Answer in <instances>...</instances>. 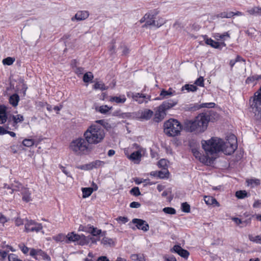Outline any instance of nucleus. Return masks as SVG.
Masks as SVG:
<instances>
[{
    "label": "nucleus",
    "instance_id": "nucleus-1",
    "mask_svg": "<svg viewBox=\"0 0 261 261\" xmlns=\"http://www.w3.org/2000/svg\"><path fill=\"white\" fill-rule=\"evenodd\" d=\"M106 136L105 129L98 124H92L89 126L83 134V137L90 146L101 143Z\"/></svg>",
    "mask_w": 261,
    "mask_h": 261
},
{
    "label": "nucleus",
    "instance_id": "nucleus-2",
    "mask_svg": "<svg viewBox=\"0 0 261 261\" xmlns=\"http://www.w3.org/2000/svg\"><path fill=\"white\" fill-rule=\"evenodd\" d=\"M210 120V117L206 113H201L197 116L194 120H187L185 123V129L189 132L196 134L204 132Z\"/></svg>",
    "mask_w": 261,
    "mask_h": 261
},
{
    "label": "nucleus",
    "instance_id": "nucleus-3",
    "mask_svg": "<svg viewBox=\"0 0 261 261\" xmlns=\"http://www.w3.org/2000/svg\"><path fill=\"white\" fill-rule=\"evenodd\" d=\"M201 144L206 154L213 155L221 151L224 141L220 138L212 137L210 140H202Z\"/></svg>",
    "mask_w": 261,
    "mask_h": 261
},
{
    "label": "nucleus",
    "instance_id": "nucleus-4",
    "mask_svg": "<svg viewBox=\"0 0 261 261\" xmlns=\"http://www.w3.org/2000/svg\"><path fill=\"white\" fill-rule=\"evenodd\" d=\"M249 103L254 114V119L261 122V86L250 98Z\"/></svg>",
    "mask_w": 261,
    "mask_h": 261
},
{
    "label": "nucleus",
    "instance_id": "nucleus-5",
    "mask_svg": "<svg viewBox=\"0 0 261 261\" xmlns=\"http://www.w3.org/2000/svg\"><path fill=\"white\" fill-rule=\"evenodd\" d=\"M90 146L84 137H79L73 140L70 144L69 148L77 154H87L90 151Z\"/></svg>",
    "mask_w": 261,
    "mask_h": 261
},
{
    "label": "nucleus",
    "instance_id": "nucleus-6",
    "mask_svg": "<svg viewBox=\"0 0 261 261\" xmlns=\"http://www.w3.org/2000/svg\"><path fill=\"white\" fill-rule=\"evenodd\" d=\"M164 132L169 137H175L180 135L182 129L181 124L176 119H170L164 125Z\"/></svg>",
    "mask_w": 261,
    "mask_h": 261
},
{
    "label": "nucleus",
    "instance_id": "nucleus-7",
    "mask_svg": "<svg viewBox=\"0 0 261 261\" xmlns=\"http://www.w3.org/2000/svg\"><path fill=\"white\" fill-rule=\"evenodd\" d=\"M238 147L237 139L234 135H230L226 142H224L222 151L226 155L232 154Z\"/></svg>",
    "mask_w": 261,
    "mask_h": 261
},
{
    "label": "nucleus",
    "instance_id": "nucleus-8",
    "mask_svg": "<svg viewBox=\"0 0 261 261\" xmlns=\"http://www.w3.org/2000/svg\"><path fill=\"white\" fill-rule=\"evenodd\" d=\"M43 226L41 223H38L35 220L26 219L24 223V231L28 233L35 232L38 233L42 230Z\"/></svg>",
    "mask_w": 261,
    "mask_h": 261
},
{
    "label": "nucleus",
    "instance_id": "nucleus-9",
    "mask_svg": "<svg viewBox=\"0 0 261 261\" xmlns=\"http://www.w3.org/2000/svg\"><path fill=\"white\" fill-rule=\"evenodd\" d=\"M105 162L100 160H95L91 163L81 166H76V168L81 170H90L93 168H98L105 165Z\"/></svg>",
    "mask_w": 261,
    "mask_h": 261
},
{
    "label": "nucleus",
    "instance_id": "nucleus-10",
    "mask_svg": "<svg viewBox=\"0 0 261 261\" xmlns=\"http://www.w3.org/2000/svg\"><path fill=\"white\" fill-rule=\"evenodd\" d=\"M131 97L139 104L143 103V102L147 103L150 100L151 96L146 95L145 94L140 93H132Z\"/></svg>",
    "mask_w": 261,
    "mask_h": 261
},
{
    "label": "nucleus",
    "instance_id": "nucleus-11",
    "mask_svg": "<svg viewBox=\"0 0 261 261\" xmlns=\"http://www.w3.org/2000/svg\"><path fill=\"white\" fill-rule=\"evenodd\" d=\"M132 223L136 224V226L138 229L144 231H147L149 229L148 224L142 219L137 218L133 219L132 220Z\"/></svg>",
    "mask_w": 261,
    "mask_h": 261
},
{
    "label": "nucleus",
    "instance_id": "nucleus-12",
    "mask_svg": "<svg viewBox=\"0 0 261 261\" xmlns=\"http://www.w3.org/2000/svg\"><path fill=\"white\" fill-rule=\"evenodd\" d=\"M177 103L178 101L177 100L168 99L163 101L159 107H160V109L162 110V111L166 113L167 110L175 106Z\"/></svg>",
    "mask_w": 261,
    "mask_h": 261
},
{
    "label": "nucleus",
    "instance_id": "nucleus-13",
    "mask_svg": "<svg viewBox=\"0 0 261 261\" xmlns=\"http://www.w3.org/2000/svg\"><path fill=\"white\" fill-rule=\"evenodd\" d=\"M173 250L179 255L185 259H187L190 255L189 252L187 250L182 248V247L179 245H174L173 247Z\"/></svg>",
    "mask_w": 261,
    "mask_h": 261
},
{
    "label": "nucleus",
    "instance_id": "nucleus-14",
    "mask_svg": "<svg viewBox=\"0 0 261 261\" xmlns=\"http://www.w3.org/2000/svg\"><path fill=\"white\" fill-rule=\"evenodd\" d=\"M21 190V194L22 195V199L25 202H29L32 200L31 193L29 190L27 188H25L22 186V185H20Z\"/></svg>",
    "mask_w": 261,
    "mask_h": 261
},
{
    "label": "nucleus",
    "instance_id": "nucleus-15",
    "mask_svg": "<svg viewBox=\"0 0 261 261\" xmlns=\"http://www.w3.org/2000/svg\"><path fill=\"white\" fill-rule=\"evenodd\" d=\"M127 158L130 160L133 161L134 163L139 164L141 160V152L140 150L134 151L130 155H128Z\"/></svg>",
    "mask_w": 261,
    "mask_h": 261
},
{
    "label": "nucleus",
    "instance_id": "nucleus-16",
    "mask_svg": "<svg viewBox=\"0 0 261 261\" xmlns=\"http://www.w3.org/2000/svg\"><path fill=\"white\" fill-rule=\"evenodd\" d=\"M89 16V13L88 11H79L75 15V16L71 18L72 21L74 19L77 20H84L87 19Z\"/></svg>",
    "mask_w": 261,
    "mask_h": 261
},
{
    "label": "nucleus",
    "instance_id": "nucleus-17",
    "mask_svg": "<svg viewBox=\"0 0 261 261\" xmlns=\"http://www.w3.org/2000/svg\"><path fill=\"white\" fill-rule=\"evenodd\" d=\"M148 16L147 19L146 20V22L145 24L142 26L143 28H147L150 25H155V16L157 14V13L154 14H151L150 13H148Z\"/></svg>",
    "mask_w": 261,
    "mask_h": 261
},
{
    "label": "nucleus",
    "instance_id": "nucleus-18",
    "mask_svg": "<svg viewBox=\"0 0 261 261\" xmlns=\"http://www.w3.org/2000/svg\"><path fill=\"white\" fill-rule=\"evenodd\" d=\"M67 240L65 242L69 243L71 242H76L81 239V236L78 234L75 233L74 232L68 233L66 236Z\"/></svg>",
    "mask_w": 261,
    "mask_h": 261
},
{
    "label": "nucleus",
    "instance_id": "nucleus-19",
    "mask_svg": "<svg viewBox=\"0 0 261 261\" xmlns=\"http://www.w3.org/2000/svg\"><path fill=\"white\" fill-rule=\"evenodd\" d=\"M166 115V113L162 111L160 107H158L154 115V120L155 122H159L164 118Z\"/></svg>",
    "mask_w": 261,
    "mask_h": 261
},
{
    "label": "nucleus",
    "instance_id": "nucleus-20",
    "mask_svg": "<svg viewBox=\"0 0 261 261\" xmlns=\"http://www.w3.org/2000/svg\"><path fill=\"white\" fill-rule=\"evenodd\" d=\"M246 13L252 16H261V7L254 6L246 11Z\"/></svg>",
    "mask_w": 261,
    "mask_h": 261
},
{
    "label": "nucleus",
    "instance_id": "nucleus-21",
    "mask_svg": "<svg viewBox=\"0 0 261 261\" xmlns=\"http://www.w3.org/2000/svg\"><path fill=\"white\" fill-rule=\"evenodd\" d=\"M153 112L149 109H145L141 113L140 118L141 119L148 120H149L153 116Z\"/></svg>",
    "mask_w": 261,
    "mask_h": 261
},
{
    "label": "nucleus",
    "instance_id": "nucleus-22",
    "mask_svg": "<svg viewBox=\"0 0 261 261\" xmlns=\"http://www.w3.org/2000/svg\"><path fill=\"white\" fill-rule=\"evenodd\" d=\"M126 100V98L124 95H121L119 96H111L110 98L111 102H115L116 103H124Z\"/></svg>",
    "mask_w": 261,
    "mask_h": 261
},
{
    "label": "nucleus",
    "instance_id": "nucleus-23",
    "mask_svg": "<svg viewBox=\"0 0 261 261\" xmlns=\"http://www.w3.org/2000/svg\"><path fill=\"white\" fill-rule=\"evenodd\" d=\"M204 200L205 203L207 205H213L214 206L219 205V202L213 196H205L204 197Z\"/></svg>",
    "mask_w": 261,
    "mask_h": 261
},
{
    "label": "nucleus",
    "instance_id": "nucleus-24",
    "mask_svg": "<svg viewBox=\"0 0 261 261\" xmlns=\"http://www.w3.org/2000/svg\"><path fill=\"white\" fill-rule=\"evenodd\" d=\"M259 80H261V74L259 75L255 74L248 76L245 80V83L246 84H250L255 82L254 84L255 85L256 84V82Z\"/></svg>",
    "mask_w": 261,
    "mask_h": 261
},
{
    "label": "nucleus",
    "instance_id": "nucleus-25",
    "mask_svg": "<svg viewBox=\"0 0 261 261\" xmlns=\"http://www.w3.org/2000/svg\"><path fill=\"white\" fill-rule=\"evenodd\" d=\"M185 110L189 112H195L200 109L198 103L186 105L184 107Z\"/></svg>",
    "mask_w": 261,
    "mask_h": 261
},
{
    "label": "nucleus",
    "instance_id": "nucleus-26",
    "mask_svg": "<svg viewBox=\"0 0 261 261\" xmlns=\"http://www.w3.org/2000/svg\"><path fill=\"white\" fill-rule=\"evenodd\" d=\"M246 182L247 186H250L252 188L259 186L260 184V179L257 178L247 179H246Z\"/></svg>",
    "mask_w": 261,
    "mask_h": 261
},
{
    "label": "nucleus",
    "instance_id": "nucleus-27",
    "mask_svg": "<svg viewBox=\"0 0 261 261\" xmlns=\"http://www.w3.org/2000/svg\"><path fill=\"white\" fill-rule=\"evenodd\" d=\"M19 96L17 94H13L9 98V103L13 107H15L18 105L19 101Z\"/></svg>",
    "mask_w": 261,
    "mask_h": 261
},
{
    "label": "nucleus",
    "instance_id": "nucleus-28",
    "mask_svg": "<svg viewBox=\"0 0 261 261\" xmlns=\"http://www.w3.org/2000/svg\"><path fill=\"white\" fill-rule=\"evenodd\" d=\"M87 231L90 232L93 236H97L100 235L102 231L101 229H97L96 227H94L92 225L88 226Z\"/></svg>",
    "mask_w": 261,
    "mask_h": 261
},
{
    "label": "nucleus",
    "instance_id": "nucleus-29",
    "mask_svg": "<svg viewBox=\"0 0 261 261\" xmlns=\"http://www.w3.org/2000/svg\"><path fill=\"white\" fill-rule=\"evenodd\" d=\"M12 120L13 121V126L15 127V128H16L17 126V124L18 122H21L23 121V117L22 115L20 114H18L16 115H13L12 116Z\"/></svg>",
    "mask_w": 261,
    "mask_h": 261
},
{
    "label": "nucleus",
    "instance_id": "nucleus-30",
    "mask_svg": "<svg viewBox=\"0 0 261 261\" xmlns=\"http://www.w3.org/2000/svg\"><path fill=\"white\" fill-rule=\"evenodd\" d=\"M101 243L105 246H112L115 245V242L111 238L104 237L101 241Z\"/></svg>",
    "mask_w": 261,
    "mask_h": 261
},
{
    "label": "nucleus",
    "instance_id": "nucleus-31",
    "mask_svg": "<svg viewBox=\"0 0 261 261\" xmlns=\"http://www.w3.org/2000/svg\"><path fill=\"white\" fill-rule=\"evenodd\" d=\"M209 155H201L199 161L205 165H208L213 163V160L208 156Z\"/></svg>",
    "mask_w": 261,
    "mask_h": 261
},
{
    "label": "nucleus",
    "instance_id": "nucleus-32",
    "mask_svg": "<svg viewBox=\"0 0 261 261\" xmlns=\"http://www.w3.org/2000/svg\"><path fill=\"white\" fill-rule=\"evenodd\" d=\"M205 42L206 44L210 45L213 48H219L220 47V43L218 41H215L211 38L206 39Z\"/></svg>",
    "mask_w": 261,
    "mask_h": 261
},
{
    "label": "nucleus",
    "instance_id": "nucleus-33",
    "mask_svg": "<svg viewBox=\"0 0 261 261\" xmlns=\"http://www.w3.org/2000/svg\"><path fill=\"white\" fill-rule=\"evenodd\" d=\"M130 258L134 261H146L143 254H133L130 255Z\"/></svg>",
    "mask_w": 261,
    "mask_h": 261
},
{
    "label": "nucleus",
    "instance_id": "nucleus-34",
    "mask_svg": "<svg viewBox=\"0 0 261 261\" xmlns=\"http://www.w3.org/2000/svg\"><path fill=\"white\" fill-rule=\"evenodd\" d=\"M93 78V73L91 72H88L84 74L83 80L85 83H89L92 81Z\"/></svg>",
    "mask_w": 261,
    "mask_h": 261
},
{
    "label": "nucleus",
    "instance_id": "nucleus-35",
    "mask_svg": "<svg viewBox=\"0 0 261 261\" xmlns=\"http://www.w3.org/2000/svg\"><path fill=\"white\" fill-rule=\"evenodd\" d=\"M249 240L256 244H261V233L256 236H253L251 234L248 236Z\"/></svg>",
    "mask_w": 261,
    "mask_h": 261
},
{
    "label": "nucleus",
    "instance_id": "nucleus-36",
    "mask_svg": "<svg viewBox=\"0 0 261 261\" xmlns=\"http://www.w3.org/2000/svg\"><path fill=\"white\" fill-rule=\"evenodd\" d=\"M184 89L187 90L188 92H195L197 90L198 88L196 86L194 85L186 84L182 87V90Z\"/></svg>",
    "mask_w": 261,
    "mask_h": 261
},
{
    "label": "nucleus",
    "instance_id": "nucleus-37",
    "mask_svg": "<svg viewBox=\"0 0 261 261\" xmlns=\"http://www.w3.org/2000/svg\"><path fill=\"white\" fill-rule=\"evenodd\" d=\"M83 197H88L91 195L93 192V189L92 188H82Z\"/></svg>",
    "mask_w": 261,
    "mask_h": 261
},
{
    "label": "nucleus",
    "instance_id": "nucleus-38",
    "mask_svg": "<svg viewBox=\"0 0 261 261\" xmlns=\"http://www.w3.org/2000/svg\"><path fill=\"white\" fill-rule=\"evenodd\" d=\"M173 95V93H172L171 92H168L167 90H165V89H163L160 93V97L156 98V99H158V100L163 99L168 96H171Z\"/></svg>",
    "mask_w": 261,
    "mask_h": 261
},
{
    "label": "nucleus",
    "instance_id": "nucleus-39",
    "mask_svg": "<svg viewBox=\"0 0 261 261\" xmlns=\"http://www.w3.org/2000/svg\"><path fill=\"white\" fill-rule=\"evenodd\" d=\"M218 17H221L222 18H230L234 16L233 12H221L218 15Z\"/></svg>",
    "mask_w": 261,
    "mask_h": 261
},
{
    "label": "nucleus",
    "instance_id": "nucleus-40",
    "mask_svg": "<svg viewBox=\"0 0 261 261\" xmlns=\"http://www.w3.org/2000/svg\"><path fill=\"white\" fill-rule=\"evenodd\" d=\"M236 196L238 199H243L248 197L247 192L245 190H240L236 192Z\"/></svg>",
    "mask_w": 261,
    "mask_h": 261
},
{
    "label": "nucleus",
    "instance_id": "nucleus-41",
    "mask_svg": "<svg viewBox=\"0 0 261 261\" xmlns=\"http://www.w3.org/2000/svg\"><path fill=\"white\" fill-rule=\"evenodd\" d=\"M112 109V107H109L107 105L101 106L98 108V111L103 114H106L109 112Z\"/></svg>",
    "mask_w": 261,
    "mask_h": 261
},
{
    "label": "nucleus",
    "instance_id": "nucleus-42",
    "mask_svg": "<svg viewBox=\"0 0 261 261\" xmlns=\"http://www.w3.org/2000/svg\"><path fill=\"white\" fill-rule=\"evenodd\" d=\"M66 236L63 233H59L53 237V240L56 242H62L65 241Z\"/></svg>",
    "mask_w": 261,
    "mask_h": 261
},
{
    "label": "nucleus",
    "instance_id": "nucleus-43",
    "mask_svg": "<svg viewBox=\"0 0 261 261\" xmlns=\"http://www.w3.org/2000/svg\"><path fill=\"white\" fill-rule=\"evenodd\" d=\"M15 60V59L14 58L9 57L4 59L2 61V63L5 65L10 66L13 64Z\"/></svg>",
    "mask_w": 261,
    "mask_h": 261
},
{
    "label": "nucleus",
    "instance_id": "nucleus-44",
    "mask_svg": "<svg viewBox=\"0 0 261 261\" xmlns=\"http://www.w3.org/2000/svg\"><path fill=\"white\" fill-rule=\"evenodd\" d=\"M169 174V171L167 169H165L164 171H159L158 177L162 179L167 178Z\"/></svg>",
    "mask_w": 261,
    "mask_h": 261
},
{
    "label": "nucleus",
    "instance_id": "nucleus-45",
    "mask_svg": "<svg viewBox=\"0 0 261 261\" xmlns=\"http://www.w3.org/2000/svg\"><path fill=\"white\" fill-rule=\"evenodd\" d=\"M163 212L166 214L174 215L176 214V210L175 208L171 207H166L163 208Z\"/></svg>",
    "mask_w": 261,
    "mask_h": 261
},
{
    "label": "nucleus",
    "instance_id": "nucleus-46",
    "mask_svg": "<svg viewBox=\"0 0 261 261\" xmlns=\"http://www.w3.org/2000/svg\"><path fill=\"white\" fill-rule=\"evenodd\" d=\"M42 252V251L41 249H35L34 248H32L30 250V255L33 258L36 259V255L40 252Z\"/></svg>",
    "mask_w": 261,
    "mask_h": 261
},
{
    "label": "nucleus",
    "instance_id": "nucleus-47",
    "mask_svg": "<svg viewBox=\"0 0 261 261\" xmlns=\"http://www.w3.org/2000/svg\"><path fill=\"white\" fill-rule=\"evenodd\" d=\"M130 194L135 196H138L140 195H141V193H140L139 188L137 187L133 188L130 190Z\"/></svg>",
    "mask_w": 261,
    "mask_h": 261
},
{
    "label": "nucleus",
    "instance_id": "nucleus-48",
    "mask_svg": "<svg viewBox=\"0 0 261 261\" xmlns=\"http://www.w3.org/2000/svg\"><path fill=\"white\" fill-rule=\"evenodd\" d=\"M22 144L25 146L31 147L34 144V141L33 139H25L23 141Z\"/></svg>",
    "mask_w": 261,
    "mask_h": 261
},
{
    "label": "nucleus",
    "instance_id": "nucleus-49",
    "mask_svg": "<svg viewBox=\"0 0 261 261\" xmlns=\"http://www.w3.org/2000/svg\"><path fill=\"white\" fill-rule=\"evenodd\" d=\"M181 210L185 213L190 212V205L187 202H184L181 204Z\"/></svg>",
    "mask_w": 261,
    "mask_h": 261
},
{
    "label": "nucleus",
    "instance_id": "nucleus-50",
    "mask_svg": "<svg viewBox=\"0 0 261 261\" xmlns=\"http://www.w3.org/2000/svg\"><path fill=\"white\" fill-rule=\"evenodd\" d=\"M93 89L95 90L100 89L104 90L106 89V88L104 84L99 82H96L93 85Z\"/></svg>",
    "mask_w": 261,
    "mask_h": 261
},
{
    "label": "nucleus",
    "instance_id": "nucleus-51",
    "mask_svg": "<svg viewBox=\"0 0 261 261\" xmlns=\"http://www.w3.org/2000/svg\"><path fill=\"white\" fill-rule=\"evenodd\" d=\"M215 106V103L214 102H208V103H203L202 104H199V106L200 107V109L203 108H214Z\"/></svg>",
    "mask_w": 261,
    "mask_h": 261
},
{
    "label": "nucleus",
    "instance_id": "nucleus-52",
    "mask_svg": "<svg viewBox=\"0 0 261 261\" xmlns=\"http://www.w3.org/2000/svg\"><path fill=\"white\" fill-rule=\"evenodd\" d=\"M194 84L197 86L203 87L204 86V79L202 76L198 77L195 82Z\"/></svg>",
    "mask_w": 261,
    "mask_h": 261
},
{
    "label": "nucleus",
    "instance_id": "nucleus-53",
    "mask_svg": "<svg viewBox=\"0 0 261 261\" xmlns=\"http://www.w3.org/2000/svg\"><path fill=\"white\" fill-rule=\"evenodd\" d=\"M158 165L159 167H162L164 169H167L166 167H167V160L165 159H161L158 163Z\"/></svg>",
    "mask_w": 261,
    "mask_h": 261
},
{
    "label": "nucleus",
    "instance_id": "nucleus-54",
    "mask_svg": "<svg viewBox=\"0 0 261 261\" xmlns=\"http://www.w3.org/2000/svg\"><path fill=\"white\" fill-rule=\"evenodd\" d=\"M59 168L67 176L71 177L70 173L66 169V168L65 167L61 165H60Z\"/></svg>",
    "mask_w": 261,
    "mask_h": 261
},
{
    "label": "nucleus",
    "instance_id": "nucleus-55",
    "mask_svg": "<svg viewBox=\"0 0 261 261\" xmlns=\"http://www.w3.org/2000/svg\"><path fill=\"white\" fill-rule=\"evenodd\" d=\"M118 222H121L125 224L128 221V219L126 217L119 216L116 219Z\"/></svg>",
    "mask_w": 261,
    "mask_h": 261
},
{
    "label": "nucleus",
    "instance_id": "nucleus-56",
    "mask_svg": "<svg viewBox=\"0 0 261 261\" xmlns=\"http://www.w3.org/2000/svg\"><path fill=\"white\" fill-rule=\"evenodd\" d=\"M19 246L21 251L24 254H27L28 253L30 249L27 246H25L24 244L20 245Z\"/></svg>",
    "mask_w": 261,
    "mask_h": 261
},
{
    "label": "nucleus",
    "instance_id": "nucleus-57",
    "mask_svg": "<svg viewBox=\"0 0 261 261\" xmlns=\"http://www.w3.org/2000/svg\"><path fill=\"white\" fill-rule=\"evenodd\" d=\"M84 69L82 67H77L75 69L74 72L75 73L79 76L80 75L83 74L84 72Z\"/></svg>",
    "mask_w": 261,
    "mask_h": 261
},
{
    "label": "nucleus",
    "instance_id": "nucleus-58",
    "mask_svg": "<svg viewBox=\"0 0 261 261\" xmlns=\"http://www.w3.org/2000/svg\"><path fill=\"white\" fill-rule=\"evenodd\" d=\"M15 225L17 226H19L20 225H22L24 224L23 220L20 218L18 217V218H16L15 220Z\"/></svg>",
    "mask_w": 261,
    "mask_h": 261
},
{
    "label": "nucleus",
    "instance_id": "nucleus-59",
    "mask_svg": "<svg viewBox=\"0 0 261 261\" xmlns=\"http://www.w3.org/2000/svg\"><path fill=\"white\" fill-rule=\"evenodd\" d=\"M192 153L193 155L197 159H199L202 155V154L196 149H192Z\"/></svg>",
    "mask_w": 261,
    "mask_h": 261
},
{
    "label": "nucleus",
    "instance_id": "nucleus-60",
    "mask_svg": "<svg viewBox=\"0 0 261 261\" xmlns=\"http://www.w3.org/2000/svg\"><path fill=\"white\" fill-rule=\"evenodd\" d=\"M18 259L17 255L11 253L8 255L9 261H16Z\"/></svg>",
    "mask_w": 261,
    "mask_h": 261
},
{
    "label": "nucleus",
    "instance_id": "nucleus-61",
    "mask_svg": "<svg viewBox=\"0 0 261 261\" xmlns=\"http://www.w3.org/2000/svg\"><path fill=\"white\" fill-rule=\"evenodd\" d=\"M165 21L163 18H159V20L156 21V22H155V25H154V26H156V27L159 28L161 26H162L163 24H164L165 23Z\"/></svg>",
    "mask_w": 261,
    "mask_h": 261
},
{
    "label": "nucleus",
    "instance_id": "nucleus-62",
    "mask_svg": "<svg viewBox=\"0 0 261 261\" xmlns=\"http://www.w3.org/2000/svg\"><path fill=\"white\" fill-rule=\"evenodd\" d=\"M7 114V108L4 105H0V116Z\"/></svg>",
    "mask_w": 261,
    "mask_h": 261
},
{
    "label": "nucleus",
    "instance_id": "nucleus-63",
    "mask_svg": "<svg viewBox=\"0 0 261 261\" xmlns=\"http://www.w3.org/2000/svg\"><path fill=\"white\" fill-rule=\"evenodd\" d=\"M253 208H259L261 207V200H256L253 204Z\"/></svg>",
    "mask_w": 261,
    "mask_h": 261
},
{
    "label": "nucleus",
    "instance_id": "nucleus-64",
    "mask_svg": "<svg viewBox=\"0 0 261 261\" xmlns=\"http://www.w3.org/2000/svg\"><path fill=\"white\" fill-rule=\"evenodd\" d=\"M77 63H78V62L76 59H73V60H71V61L70 62V66H71V68L73 69H75V68H76V67H77Z\"/></svg>",
    "mask_w": 261,
    "mask_h": 261
}]
</instances>
